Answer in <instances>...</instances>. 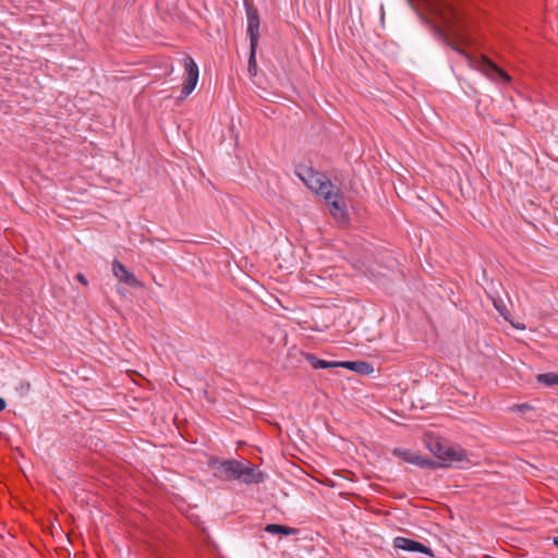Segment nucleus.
I'll return each mask as SVG.
<instances>
[{"mask_svg": "<svg viewBox=\"0 0 558 558\" xmlns=\"http://www.w3.org/2000/svg\"><path fill=\"white\" fill-rule=\"evenodd\" d=\"M246 16H247V34L250 36V43L253 48L258 46L259 40V26L260 17L258 11L253 7L251 2H245Z\"/></svg>", "mask_w": 558, "mask_h": 558, "instance_id": "0eeeda50", "label": "nucleus"}, {"mask_svg": "<svg viewBox=\"0 0 558 558\" xmlns=\"http://www.w3.org/2000/svg\"><path fill=\"white\" fill-rule=\"evenodd\" d=\"M5 405H7V403H5L4 399L0 397V411L4 410Z\"/></svg>", "mask_w": 558, "mask_h": 558, "instance_id": "aec40b11", "label": "nucleus"}, {"mask_svg": "<svg viewBox=\"0 0 558 558\" xmlns=\"http://www.w3.org/2000/svg\"><path fill=\"white\" fill-rule=\"evenodd\" d=\"M532 410V407L529 404V403H521V404H515L513 407H511V411L513 412H526V411H530Z\"/></svg>", "mask_w": 558, "mask_h": 558, "instance_id": "f3484780", "label": "nucleus"}, {"mask_svg": "<svg viewBox=\"0 0 558 558\" xmlns=\"http://www.w3.org/2000/svg\"><path fill=\"white\" fill-rule=\"evenodd\" d=\"M242 462L236 460H223L217 462L215 469L228 480H239Z\"/></svg>", "mask_w": 558, "mask_h": 558, "instance_id": "9d476101", "label": "nucleus"}, {"mask_svg": "<svg viewBox=\"0 0 558 558\" xmlns=\"http://www.w3.org/2000/svg\"><path fill=\"white\" fill-rule=\"evenodd\" d=\"M340 367H344V368H348V369H351V371H354V372H357V373H367L368 369H369V365L365 362H350V361H345V362H341V366Z\"/></svg>", "mask_w": 558, "mask_h": 558, "instance_id": "4468645a", "label": "nucleus"}, {"mask_svg": "<svg viewBox=\"0 0 558 558\" xmlns=\"http://www.w3.org/2000/svg\"><path fill=\"white\" fill-rule=\"evenodd\" d=\"M296 174L310 190L324 197L335 219L341 222L347 220V207L343 197L339 189L325 174L306 166L298 167Z\"/></svg>", "mask_w": 558, "mask_h": 558, "instance_id": "f257e3e1", "label": "nucleus"}, {"mask_svg": "<svg viewBox=\"0 0 558 558\" xmlns=\"http://www.w3.org/2000/svg\"><path fill=\"white\" fill-rule=\"evenodd\" d=\"M554 545H556L558 547V536L554 538Z\"/></svg>", "mask_w": 558, "mask_h": 558, "instance_id": "412c9836", "label": "nucleus"}, {"mask_svg": "<svg viewBox=\"0 0 558 558\" xmlns=\"http://www.w3.org/2000/svg\"><path fill=\"white\" fill-rule=\"evenodd\" d=\"M450 46L461 56L469 68L480 71L492 81L510 82V76L485 56L474 57L463 51L456 44H450Z\"/></svg>", "mask_w": 558, "mask_h": 558, "instance_id": "20e7f679", "label": "nucleus"}, {"mask_svg": "<svg viewBox=\"0 0 558 558\" xmlns=\"http://www.w3.org/2000/svg\"><path fill=\"white\" fill-rule=\"evenodd\" d=\"M265 476L257 471L251 463H242L239 480L246 484H258L264 481Z\"/></svg>", "mask_w": 558, "mask_h": 558, "instance_id": "9b49d317", "label": "nucleus"}, {"mask_svg": "<svg viewBox=\"0 0 558 558\" xmlns=\"http://www.w3.org/2000/svg\"><path fill=\"white\" fill-rule=\"evenodd\" d=\"M76 279H77L82 284H84V286H87V283H88L87 279H86V278H85V276H84V275H82V274H77V275H76Z\"/></svg>", "mask_w": 558, "mask_h": 558, "instance_id": "6ab92c4d", "label": "nucleus"}, {"mask_svg": "<svg viewBox=\"0 0 558 558\" xmlns=\"http://www.w3.org/2000/svg\"><path fill=\"white\" fill-rule=\"evenodd\" d=\"M392 453L395 457L403 460L407 463L425 469H436V464L433 460L426 459L413 450L396 448L393 449Z\"/></svg>", "mask_w": 558, "mask_h": 558, "instance_id": "423d86ee", "label": "nucleus"}, {"mask_svg": "<svg viewBox=\"0 0 558 558\" xmlns=\"http://www.w3.org/2000/svg\"><path fill=\"white\" fill-rule=\"evenodd\" d=\"M426 448L433 453L437 461H434L436 468H448L453 464L462 463L465 460V452L458 446H451L441 441L437 437L426 436Z\"/></svg>", "mask_w": 558, "mask_h": 558, "instance_id": "7ed1b4c3", "label": "nucleus"}, {"mask_svg": "<svg viewBox=\"0 0 558 558\" xmlns=\"http://www.w3.org/2000/svg\"><path fill=\"white\" fill-rule=\"evenodd\" d=\"M307 361L311 363L313 368L315 369H325V368H332V367H340L341 362L338 361H325L320 360L314 355H308Z\"/></svg>", "mask_w": 558, "mask_h": 558, "instance_id": "f8f14e48", "label": "nucleus"}, {"mask_svg": "<svg viewBox=\"0 0 558 558\" xmlns=\"http://www.w3.org/2000/svg\"><path fill=\"white\" fill-rule=\"evenodd\" d=\"M112 274L119 281L124 282L129 287H142L141 281L137 280L135 275L117 259L112 263Z\"/></svg>", "mask_w": 558, "mask_h": 558, "instance_id": "6e6552de", "label": "nucleus"}, {"mask_svg": "<svg viewBox=\"0 0 558 558\" xmlns=\"http://www.w3.org/2000/svg\"><path fill=\"white\" fill-rule=\"evenodd\" d=\"M423 22L444 24L457 37L460 44L470 45L472 39L464 29L456 25L458 13L447 5L448 2H409Z\"/></svg>", "mask_w": 558, "mask_h": 558, "instance_id": "f03ea898", "label": "nucleus"}, {"mask_svg": "<svg viewBox=\"0 0 558 558\" xmlns=\"http://www.w3.org/2000/svg\"><path fill=\"white\" fill-rule=\"evenodd\" d=\"M264 530H265V532H267L269 534H281L284 536H291V535L298 534L296 529L284 526V525H279V524H267Z\"/></svg>", "mask_w": 558, "mask_h": 558, "instance_id": "ddd939ff", "label": "nucleus"}, {"mask_svg": "<svg viewBox=\"0 0 558 558\" xmlns=\"http://www.w3.org/2000/svg\"><path fill=\"white\" fill-rule=\"evenodd\" d=\"M256 50H257V46L254 47V50H253V46H251V53H250V59H248V71L251 73L253 71H254V73L256 72V59H255Z\"/></svg>", "mask_w": 558, "mask_h": 558, "instance_id": "dca6fc26", "label": "nucleus"}, {"mask_svg": "<svg viewBox=\"0 0 558 558\" xmlns=\"http://www.w3.org/2000/svg\"><path fill=\"white\" fill-rule=\"evenodd\" d=\"M537 381L541 384H544L548 387L558 385V374H556V373L539 374L537 376Z\"/></svg>", "mask_w": 558, "mask_h": 558, "instance_id": "2eb2a0df", "label": "nucleus"}, {"mask_svg": "<svg viewBox=\"0 0 558 558\" xmlns=\"http://www.w3.org/2000/svg\"><path fill=\"white\" fill-rule=\"evenodd\" d=\"M182 64L184 68V81L182 84L181 97L185 98L193 93L197 85L199 69L194 59L190 56L182 60Z\"/></svg>", "mask_w": 558, "mask_h": 558, "instance_id": "39448f33", "label": "nucleus"}, {"mask_svg": "<svg viewBox=\"0 0 558 558\" xmlns=\"http://www.w3.org/2000/svg\"><path fill=\"white\" fill-rule=\"evenodd\" d=\"M494 305H495L496 310L500 313V315H502L505 317V319L509 320V318L507 316L506 306L504 304H499L498 302H494Z\"/></svg>", "mask_w": 558, "mask_h": 558, "instance_id": "a211bd4d", "label": "nucleus"}, {"mask_svg": "<svg viewBox=\"0 0 558 558\" xmlns=\"http://www.w3.org/2000/svg\"><path fill=\"white\" fill-rule=\"evenodd\" d=\"M393 545L396 548L402 549L405 551H418V553H423L429 557L434 556L433 550L429 547H426L422 543H418L411 538L401 537V536L396 537L393 539Z\"/></svg>", "mask_w": 558, "mask_h": 558, "instance_id": "1a4fd4ad", "label": "nucleus"}]
</instances>
